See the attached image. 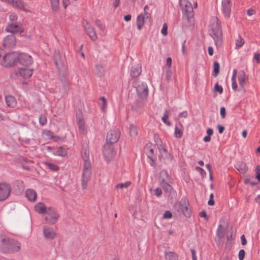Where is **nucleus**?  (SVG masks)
<instances>
[{
  "label": "nucleus",
  "instance_id": "nucleus-64",
  "mask_svg": "<svg viewBox=\"0 0 260 260\" xmlns=\"http://www.w3.org/2000/svg\"><path fill=\"white\" fill-rule=\"evenodd\" d=\"M254 59H255L258 63L260 62V54L258 53H255L254 54Z\"/></svg>",
  "mask_w": 260,
  "mask_h": 260
},
{
  "label": "nucleus",
  "instance_id": "nucleus-31",
  "mask_svg": "<svg viewBox=\"0 0 260 260\" xmlns=\"http://www.w3.org/2000/svg\"><path fill=\"white\" fill-rule=\"evenodd\" d=\"M82 157L84 161V164L86 162L90 163L89 161V153L88 150L84 148L81 150Z\"/></svg>",
  "mask_w": 260,
  "mask_h": 260
},
{
  "label": "nucleus",
  "instance_id": "nucleus-12",
  "mask_svg": "<svg viewBox=\"0 0 260 260\" xmlns=\"http://www.w3.org/2000/svg\"><path fill=\"white\" fill-rule=\"evenodd\" d=\"M54 60L58 72L66 69L64 56L61 55L59 52L56 53L54 55Z\"/></svg>",
  "mask_w": 260,
  "mask_h": 260
},
{
  "label": "nucleus",
  "instance_id": "nucleus-43",
  "mask_svg": "<svg viewBox=\"0 0 260 260\" xmlns=\"http://www.w3.org/2000/svg\"><path fill=\"white\" fill-rule=\"evenodd\" d=\"M183 135L182 131L179 129L177 125L175 126L174 136L177 138H181Z\"/></svg>",
  "mask_w": 260,
  "mask_h": 260
},
{
  "label": "nucleus",
  "instance_id": "nucleus-23",
  "mask_svg": "<svg viewBox=\"0 0 260 260\" xmlns=\"http://www.w3.org/2000/svg\"><path fill=\"white\" fill-rule=\"evenodd\" d=\"M37 192L33 189H27L25 191V197L30 202H34L37 199Z\"/></svg>",
  "mask_w": 260,
  "mask_h": 260
},
{
  "label": "nucleus",
  "instance_id": "nucleus-11",
  "mask_svg": "<svg viewBox=\"0 0 260 260\" xmlns=\"http://www.w3.org/2000/svg\"><path fill=\"white\" fill-rule=\"evenodd\" d=\"M120 136V132L118 129L110 130L106 137V142L115 144L118 142Z\"/></svg>",
  "mask_w": 260,
  "mask_h": 260
},
{
  "label": "nucleus",
  "instance_id": "nucleus-33",
  "mask_svg": "<svg viewBox=\"0 0 260 260\" xmlns=\"http://www.w3.org/2000/svg\"><path fill=\"white\" fill-rule=\"evenodd\" d=\"M53 12H57L59 9V0H49Z\"/></svg>",
  "mask_w": 260,
  "mask_h": 260
},
{
  "label": "nucleus",
  "instance_id": "nucleus-6",
  "mask_svg": "<svg viewBox=\"0 0 260 260\" xmlns=\"http://www.w3.org/2000/svg\"><path fill=\"white\" fill-rule=\"evenodd\" d=\"M91 163L86 162L83 164L81 178L82 187L83 189L87 188V184L91 178Z\"/></svg>",
  "mask_w": 260,
  "mask_h": 260
},
{
  "label": "nucleus",
  "instance_id": "nucleus-52",
  "mask_svg": "<svg viewBox=\"0 0 260 260\" xmlns=\"http://www.w3.org/2000/svg\"><path fill=\"white\" fill-rule=\"evenodd\" d=\"M196 170L197 171H198L199 172H200V173L202 177L204 178L206 177V173L203 168H202L200 167H196Z\"/></svg>",
  "mask_w": 260,
  "mask_h": 260
},
{
  "label": "nucleus",
  "instance_id": "nucleus-19",
  "mask_svg": "<svg viewBox=\"0 0 260 260\" xmlns=\"http://www.w3.org/2000/svg\"><path fill=\"white\" fill-rule=\"evenodd\" d=\"M3 46L5 48H11L16 45V38L13 35L7 36L3 40Z\"/></svg>",
  "mask_w": 260,
  "mask_h": 260
},
{
  "label": "nucleus",
  "instance_id": "nucleus-17",
  "mask_svg": "<svg viewBox=\"0 0 260 260\" xmlns=\"http://www.w3.org/2000/svg\"><path fill=\"white\" fill-rule=\"evenodd\" d=\"M222 11L225 17L228 18L230 17L231 12L232 3L230 0H222Z\"/></svg>",
  "mask_w": 260,
  "mask_h": 260
},
{
  "label": "nucleus",
  "instance_id": "nucleus-26",
  "mask_svg": "<svg viewBox=\"0 0 260 260\" xmlns=\"http://www.w3.org/2000/svg\"><path fill=\"white\" fill-rule=\"evenodd\" d=\"M34 209L39 214H45L47 210V208L43 203L39 202L35 206Z\"/></svg>",
  "mask_w": 260,
  "mask_h": 260
},
{
  "label": "nucleus",
  "instance_id": "nucleus-20",
  "mask_svg": "<svg viewBox=\"0 0 260 260\" xmlns=\"http://www.w3.org/2000/svg\"><path fill=\"white\" fill-rule=\"evenodd\" d=\"M5 2L11 5L14 7H16L23 11L27 12V9L24 7V3L22 0H4Z\"/></svg>",
  "mask_w": 260,
  "mask_h": 260
},
{
  "label": "nucleus",
  "instance_id": "nucleus-8",
  "mask_svg": "<svg viewBox=\"0 0 260 260\" xmlns=\"http://www.w3.org/2000/svg\"><path fill=\"white\" fill-rule=\"evenodd\" d=\"M5 30L12 35L21 34L24 32V28L20 22L8 23L6 26Z\"/></svg>",
  "mask_w": 260,
  "mask_h": 260
},
{
  "label": "nucleus",
  "instance_id": "nucleus-29",
  "mask_svg": "<svg viewBox=\"0 0 260 260\" xmlns=\"http://www.w3.org/2000/svg\"><path fill=\"white\" fill-rule=\"evenodd\" d=\"M52 153L55 155L64 157L67 155V151L63 147L60 146L54 149Z\"/></svg>",
  "mask_w": 260,
  "mask_h": 260
},
{
  "label": "nucleus",
  "instance_id": "nucleus-14",
  "mask_svg": "<svg viewBox=\"0 0 260 260\" xmlns=\"http://www.w3.org/2000/svg\"><path fill=\"white\" fill-rule=\"evenodd\" d=\"M82 23L86 34L92 41H95L98 37L94 28L87 20H83Z\"/></svg>",
  "mask_w": 260,
  "mask_h": 260
},
{
  "label": "nucleus",
  "instance_id": "nucleus-38",
  "mask_svg": "<svg viewBox=\"0 0 260 260\" xmlns=\"http://www.w3.org/2000/svg\"><path fill=\"white\" fill-rule=\"evenodd\" d=\"M159 177H161L162 179L168 180L169 181L171 180V177L169 175L168 171L166 170H162L160 172Z\"/></svg>",
  "mask_w": 260,
  "mask_h": 260
},
{
  "label": "nucleus",
  "instance_id": "nucleus-45",
  "mask_svg": "<svg viewBox=\"0 0 260 260\" xmlns=\"http://www.w3.org/2000/svg\"><path fill=\"white\" fill-rule=\"evenodd\" d=\"M244 44V40L240 35L238 36V39L236 41V46L238 48H241Z\"/></svg>",
  "mask_w": 260,
  "mask_h": 260
},
{
  "label": "nucleus",
  "instance_id": "nucleus-55",
  "mask_svg": "<svg viewBox=\"0 0 260 260\" xmlns=\"http://www.w3.org/2000/svg\"><path fill=\"white\" fill-rule=\"evenodd\" d=\"M256 176L255 178L260 182V166L258 165L255 168Z\"/></svg>",
  "mask_w": 260,
  "mask_h": 260
},
{
  "label": "nucleus",
  "instance_id": "nucleus-4",
  "mask_svg": "<svg viewBox=\"0 0 260 260\" xmlns=\"http://www.w3.org/2000/svg\"><path fill=\"white\" fill-rule=\"evenodd\" d=\"M18 52L7 53L3 58L1 64L6 68L11 67L18 63Z\"/></svg>",
  "mask_w": 260,
  "mask_h": 260
},
{
  "label": "nucleus",
  "instance_id": "nucleus-44",
  "mask_svg": "<svg viewBox=\"0 0 260 260\" xmlns=\"http://www.w3.org/2000/svg\"><path fill=\"white\" fill-rule=\"evenodd\" d=\"M47 119L46 116L44 114H41L39 116V123L41 125L43 126L47 123Z\"/></svg>",
  "mask_w": 260,
  "mask_h": 260
},
{
  "label": "nucleus",
  "instance_id": "nucleus-37",
  "mask_svg": "<svg viewBox=\"0 0 260 260\" xmlns=\"http://www.w3.org/2000/svg\"><path fill=\"white\" fill-rule=\"evenodd\" d=\"M169 111L168 110H166L164 113V116L161 118L162 121L164 123H165L168 126H170L171 125V123L169 121L168 119L169 118Z\"/></svg>",
  "mask_w": 260,
  "mask_h": 260
},
{
  "label": "nucleus",
  "instance_id": "nucleus-9",
  "mask_svg": "<svg viewBox=\"0 0 260 260\" xmlns=\"http://www.w3.org/2000/svg\"><path fill=\"white\" fill-rule=\"evenodd\" d=\"M113 144L106 142L103 147V154L106 159L108 161L111 160L116 154Z\"/></svg>",
  "mask_w": 260,
  "mask_h": 260
},
{
  "label": "nucleus",
  "instance_id": "nucleus-35",
  "mask_svg": "<svg viewBox=\"0 0 260 260\" xmlns=\"http://www.w3.org/2000/svg\"><path fill=\"white\" fill-rule=\"evenodd\" d=\"M95 71L96 74L100 77L104 76L105 73V69L101 64H96L95 67Z\"/></svg>",
  "mask_w": 260,
  "mask_h": 260
},
{
  "label": "nucleus",
  "instance_id": "nucleus-2",
  "mask_svg": "<svg viewBox=\"0 0 260 260\" xmlns=\"http://www.w3.org/2000/svg\"><path fill=\"white\" fill-rule=\"evenodd\" d=\"M209 32V35L214 39L216 46L219 47L222 43V32L221 22L217 17H214L212 19Z\"/></svg>",
  "mask_w": 260,
  "mask_h": 260
},
{
  "label": "nucleus",
  "instance_id": "nucleus-50",
  "mask_svg": "<svg viewBox=\"0 0 260 260\" xmlns=\"http://www.w3.org/2000/svg\"><path fill=\"white\" fill-rule=\"evenodd\" d=\"M148 162L150 165L151 166L155 167V160L156 159V156L147 157Z\"/></svg>",
  "mask_w": 260,
  "mask_h": 260
},
{
  "label": "nucleus",
  "instance_id": "nucleus-3",
  "mask_svg": "<svg viewBox=\"0 0 260 260\" xmlns=\"http://www.w3.org/2000/svg\"><path fill=\"white\" fill-rule=\"evenodd\" d=\"M179 5L183 13V17L188 25L193 21L194 13L192 4L188 0H179Z\"/></svg>",
  "mask_w": 260,
  "mask_h": 260
},
{
  "label": "nucleus",
  "instance_id": "nucleus-60",
  "mask_svg": "<svg viewBox=\"0 0 260 260\" xmlns=\"http://www.w3.org/2000/svg\"><path fill=\"white\" fill-rule=\"evenodd\" d=\"M232 87L234 91H236L238 88L236 79H232Z\"/></svg>",
  "mask_w": 260,
  "mask_h": 260
},
{
  "label": "nucleus",
  "instance_id": "nucleus-21",
  "mask_svg": "<svg viewBox=\"0 0 260 260\" xmlns=\"http://www.w3.org/2000/svg\"><path fill=\"white\" fill-rule=\"evenodd\" d=\"M238 77L239 85L244 90L245 81L248 79V77L244 71L241 70L238 73Z\"/></svg>",
  "mask_w": 260,
  "mask_h": 260
},
{
  "label": "nucleus",
  "instance_id": "nucleus-41",
  "mask_svg": "<svg viewBox=\"0 0 260 260\" xmlns=\"http://www.w3.org/2000/svg\"><path fill=\"white\" fill-rule=\"evenodd\" d=\"M45 165L48 169L52 171H57L59 170V167L57 165L50 162H46Z\"/></svg>",
  "mask_w": 260,
  "mask_h": 260
},
{
  "label": "nucleus",
  "instance_id": "nucleus-10",
  "mask_svg": "<svg viewBox=\"0 0 260 260\" xmlns=\"http://www.w3.org/2000/svg\"><path fill=\"white\" fill-rule=\"evenodd\" d=\"M46 214L48 216L45 217V220L48 223L51 224L55 223L59 217V215L57 213L56 210L52 207L47 208Z\"/></svg>",
  "mask_w": 260,
  "mask_h": 260
},
{
  "label": "nucleus",
  "instance_id": "nucleus-62",
  "mask_svg": "<svg viewBox=\"0 0 260 260\" xmlns=\"http://www.w3.org/2000/svg\"><path fill=\"white\" fill-rule=\"evenodd\" d=\"M191 252L192 260H197V257L196 256V252L195 249H191Z\"/></svg>",
  "mask_w": 260,
  "mask_h": 260
},
{
  "label": "nucleus",
  "instance_id": "nucleus-58",
  "mask_svg": "<svg viewBox=\"0 0 260 260\" xmlns=\"http://www.w3.org/2000/svg\"><path fill=\"white\" fill-rule=\"evenodd\" d=\"M167 30H168L167 24L166 23H164L162 26L161 30V34L164 36H166L168 34Z\"/></svg>",
  "mask_w": 260,
  "mask_h": 260
},
{
  "label": "nucleus",
  "instance_id": "nucleus-28",
  "mask_svg": "<svg viewBox=\"0 0 260 260\" xmlns=\"http://www.w3.org/2000/svg\"><path fill=\"white\" fill-rule=\"evenodd\" d=\"M59 80L61 83L70 81L69 74V73L67 71L66 69H65L64 70L60 71V72H59Z\"/></svg>",
  "mask_w": 260,
  "mask_h": 260
},
{
  "label": "nucleus",
  "instance_id": "nucleus-27",
  "mask_svg": "<svg viewBox=\"0 0 260 260\" xmlns=\"http://www.w3.org/2000/svg\"><path fill=\"white\" fill-rule=\"evenodd\" d=\"M77 122L78 125L79 132L83 134L85 131V122L82 115L77 116Z\"/></svg>",
  "mask_w": 260,
  "mask_h": 260
},
{
  "label": "nucleus",
  "instance_id": "nucleus-47",
  "mask_svg": "<svg viewBox=\"0 0 260 260\" xmlns=\"http://www.w3.org/2000/svg\"><path fill=\"white\" fill-rule=\"evenodd\" d=\"M61 84H62L63 88L64 89V92L66 93H68V91L70 90V85H71L70 81L61 83Z\"/></svg>",
  "mask_w": 260,
  "mask_h": 260
},
{
  "label": "nucleus",
  "instance_id": "nucleus-54",
  "mask_svg": "<svg viewBox=\"0 0 260 260\" xmlns=\"http://www.w3.org/2000/svg\"><path fill=\"white\" fill-rule=\"evenodd\" d=\"M245 255V251L243 249H241L239 251L238 258L239 260H243Z\"/></svg>",
  "mask_w": 260,
  "mask_h": 260
},
{
  "label": "nucleus",
  "instance_id": "nucleus-34",
  "mask_svg": "<svg viewBox=\"0 0 260 260\" xmlns=\"http://www.w3.org/2000/svg\"><path fill=\"white\" fill-rule=\"evenodd\" d=\"M225 233V229L221 224L218 225L216 231V235L219 239H222L224 237Z\"/></svg>",
  "mask_w": 260,
  "mask_h": 260
},
{
  "label": "nucleus",
  "instance_id": "nucleus-61",
  "mask_svg": "<svg viewBox=\"0 0 260 260\" xmlns=\"http://www.w3.org/2000/svg\"><path fill=\"white\" fill-rule=\"evenodd\" d=\"M154 157L156 156L155 155H154V149L152 148H151L149 149V152L147 153V157Z\"/></svg>",
  "mask_w": 260,
  "mask_h": 260
},
{
  "label": "nucleus",
  "instance_id": "nucleus-49",
  "mask_svg": "<svg viewBox=\"0 0 260 260\" xmlns=\"http://www.w3.org/2000/svg\"><path fill=\"white\" fill-rule=\"evenodd\" d=\"M18 16L15 13H12L9 15V23L16 22H17Z\"/></svg>",
  "mask_w": 260,
  "mask_h": 260
},
{
  "label": "nucleus",
  "instance_id": "nucleus-53",
  "mask_svg": "<svg viewBox=\"0 0 260 260\" xmlns=\"http://www.w3.org/2000/svg\"><path fill=\"white\" fill-rule=\"evenodd\" d=\"M170 183V181H169L168 180L162 179L161 177H159L158 178V183L160 186L169 184Z\"/></svg>",
  "mask_w": 260,
  "mask_h": 260
},
{
  "label": "nucleus",
  "instance_id": "nucleus-32",
  "mask_svg": "<svg viewBox=\"0 0 260 260\" xmlns=\"http://www.w3.org/2000/svg\"><path fill=\"white\" fill-rule=\"evenodd\" d=\"M165 258L167 260H178V255L172 251H165Z\"/></svg>",
  "mask_w": 260,
  "mask_h": 260
},
{
  "label": "nucleus",
  "instance_id": "nucleus-24",
  "mask_svg": "<svg viewBox=\"0 0 260 260\" xmlns=\"http://www.w3.org/2000/svg\"><path fill=\"white\" fill-rule=\"evenodd\" d=\"M5 102L8 107L14 108L17 105V101L16 98L11 95L5 96Z\"/></svg>",
  "mask_w": 260,
  "mask_h": 260
},
{
  "label": "nucleus",
  "instance_id": "nucleus-40",
  "mask_svg": "<svg viewBox=\"0 0 260 260\" xmlns=\"http://www.w3.org/2000/svg\"><path fill=\"white\" fill-rule=\"evenodd\" d=\"M129 133L132 137H136L138 135L137 128L133 124L129 125Z\"/></svg>",
  "mask_w": 260,
  "mask_h": 260
},
{
  "label": "nucleus",
  "instance_id": "nucleus-1",
  "mask_svg": "<svg viewBox=\"0 0 260 260\" xmlns=\"http://www.w3.org/2000/svg\"><path fill=\"white\" fill-rule=\"evenodd\" d=\"M21 243L17 240L6 236L0 235V250L5 254L16 253L20 250Z\"/></svg>",
  "mask_w": 260,
  "mask_h": 260
},
{
  "label": "nucleus",
  "instance_id": "nucleus-57",
  "mask_svg": "<svg viewBox=\"0 0 260 260\" xmlns=\"http://www.w3.org/2000/svg\"><path fill=\"white\" fill-rule=\"evenodd\" d=\"M154 195H155L157 197H160L162 194V190L157 187L154 190Z\"/></svg>",
  "mask_w": 260,
  "mask_h": 260
},
{
  "label": "nucleus",
  "instance_id": "nucleus-25",
  "mask_svg": "<svg viewBox=\"0 0 260 260\" xmlns=\"http://www.w3.org/2000/svg\"><path fill=\"white\" fill-rule=\"evenodd\" d=\"M141 72V67L139 64L132 66L130 70V75L133 78H137L140 76Z\"/></svg>",
  "mask_w": 260,
  "mask_h": 260
},
{
  "label": "nucleus",
  "instance_id": "nucleus-16",
  "mask_svg": "<svg viewBox=\"0 0 260 260\" xmlns=\"http://www.w3.org/2000/svg\"><path fill=\"white\" fill-rule=\"evenodd\" d=\"M160 187L164 189V191L167 194L168 200H172L173 199L176 198L177 197L176 191L171 185H170V184L164 185Z\"/></svg>",
  "mask_w": 260,
  "mask_h": 260
},
{
  "label": "nucleus",
  "instance_id": "nucleus-63",
  "mask_svg": "<svg viewBox=\"0 0 260 260\" xmlns=\"http://www.w3.org/2000/svg\"><path fill=\"white\" fill-rule=\"evenodd\" d=\"M255 13V10L252 9H249L247 11V14L249 16L254 14Z\"/></svg>",
  "mask_w": 260,
  "mask_h": 260
},
{
  "label": "nucleus",
  "instance_id": "nucleus-13",
  "mask_svg": "<svg viewBox=\"0 0 260 260\" xmlns=\"http://www.w3.org/2000/svg\"><path fill=\"white\" fill-rule=\"evenodd\" d=\"M11 188L9 184L0 183V201L5 200L10 195Z\"/></svg>",
  "mask_w": 260,
  "mask_h": 260
},
{
  "label": "nucleus",
  "instance_id": "nucleus-18",
  "mask_svg": "<svg viewBox=\"0 0 260 260\" xmlns=\"http://www.w3.org/2000/svg\"><path fill=\"white\" fill-rule=\"evenodd\" d=\"M33 73V69L28 68H22L19 69L16 73L17 75H20L23 79L30 78Z\"/></svg>",
  "mask_w": 260,
  "mask_h": 260
},
{
  "label": "nucleus",
  "instance_id": "nucleus-7",
  "mask_svg": "<svg viewBox=\"0 0 260 260\" xmlns=\"http://www.w3.org/2000/svg\"><path fill=\"white\" fill-rule=\"evenodd\" d=\"M179 210L186 217H190L191 211L189 207V203L186 197H183L179 203Z\"/></svg>",
  "mask_w": 260,
  "mask_h": 260
},
{
  "label": "nucleus",
  "instance_id": "nucleus-15",
  "mask_svg": "<svg viewBox=\"0 0 260 260\" xmlns=\"http://www.w3.org/2000/svg\"><path fill=\"white\" fill-rule=\"evenodd\" d=\"M18 63L24 66H29L32 63V57L27 53H18Z\"/></svg>",
  "mask_w": 260,
  "mask_h": 260
},
{
  "label": "nucleus",
  "instance_id": "nucleus-59",
  "mask_svg": "<svg viewBox=\"0 0 260 260\" xmlns=\"http://www.w3.org/2000/svg\"><path fill=\"white\" fill-rule=\"evenodd\" d=\"M220 114L222 118H224L226 116L225 108L223 107L220 108Z\"/></svg>",
  "mask_w": 260,
  "mask_h": 260
},
{
  "label": "nucleus",
  "instance_id": "nucleus-46",
  "mask_svg": "<svg viewBox=\"0 0 260 260\" xmlns=\"http://www.w3.org/2000/svg\"><path fill=\"white\" fill-rule=\"evenodd\" d=\"M141 15V20L144 22L145 21H150V19H151V14L150 13L147 12H145V13H144V15Z\"/></svg>",
  "mask_w": 260,
  "mask_h": 260
},
{
  "label": "nucleus",
  "instance_id": "nucleus-36",
  "mask_svg": "<svg viewBox=\"0 0 260 260\" xmlns=\"http://www.w3.org/2000/svg\"><path fill=\"white\" fill-rule=\"evenodd\" d=\"M99 104L100 105L101 110L103 112H105L107 107V101L106 98L102 96L100 98Z\"/></svg>",
  "mask_w": 260,
  "mask_h": 260
},
{
  "label": "nucleus",
  "instance_id": "nucleus-39",
  "mask_svg": "<svg viewBox=\"0 0 260 260\" xmlns=\"http://www.w3.org/2000/svg\"><path fill=\"white\" fill-rule=\"evenodd\" d=\"M213 75L214 77L217 76V75L219 73V70H220V64L219 62L217 61H215L214 62L213 64Z\"/></svg>",
  "mask_w": 260,
  "mask_h": 260
},
{
  "label": "nucleus",
  "instance_id": "nucleus-22",
  "mask_svg": "<svg viewBox=\"0 0 260 260\" xmlns=\"http://www.w3.org/2000/svg\"><path fill=\"white\" fill-rule=\"evenodd\" d=\"M43 233L45 237L49 239H53L56 235L55 232L52 228L47 226L43 227Z\"/></svg>",
  "mask_w": 260,
  "mask_h": 260
},
{
  "label": "nucleus",
  "instance_id": "nucleus-51",
  "mask_svg": "<svg viewBox=\"0 0 260 260\" xmlns=\"http://www.w3.org/2000/svg\"><path fill=\"white\" fill-rule=\"evenodd\" d=\"M172 216H173V215H172V213H171V212L169 210H167V211H165V212L164 213V214L163 215V218L166 219H171L172 217Z\"/></svg>",
  "mask_w": 260,
  "mask_h": 260
},
{
  "label": "nucleus",
  "instance_id": "nucleus-42",
  "mask_svg": "<svg viewBox=\"0 0 260 260\" xmlns=\"http://www.w3.org/2000/svg\"><path fill=\"white\" fill-rule=\"evenodd\" d=\"M131 181H126L124 183H120L116 185V188L117 189H122L123 188H127L131 185Z\"/></svg>",
  "mask_w": 260,
  "mask_h": 260
},
{
  "label": "nucleus",
  "instance_id": "nucleus-30",
  "mask_svg": "<svg viewBox=\"0 0 260 260\" xmlns=\"http://www.w3.org/2000/svg\"><path fill=\"white\" fill-rule=\"evenodd\" d=\"M235 168L239 172L242 174L245 173L248 170L246 165L243 162H239L237 163L235 166Z\"/></svg>",
  "mask_w": 260,
  "mask_h": 260
},
{
  "label": "nucleus",
  "instance_id": "nucleus-5",
  "mask_svg": "<svg viewBox=\"0 0 260 260\" xmlns=\"http://www.w3.org/2000/svg\"><path fill=\"white\" fill-rule=\"evenodd\" d=\"M133 86L136 89L137 93L141 99H146L148 94V88L146 83L139 80H135L133 83Z\"/></svg>",
  "mask_w": 260,
  "mask_h": 260
},
{
  "label": "nucleus",
  "instance_id": "nucleus-48",
  "mask_svg": "<svg viewBox=\"0 0 260 260\" xmlns=\"http://www.w3.org/2000/svg\"><path fill=\"white\" fill-rule=\"evenodd\" d=\"M141 15H138L137 18V26L139 30H141L144 24V22L141 20Z\"/></svg>",
  "mask_w": 260,
  "mask_h": 260
},
{
  "label": "nucleus",
  "instance_id": "nucleus-56",
  "mask_svg": "<svg viewBox=\"0 0 260 260\" xmlns=\"http://www.w3.org/2000/svg\"><path fill=\"white\" fill-rule=\"evenodd\" d=\"M215 90L217 92H218L220 94H221L223 92V88L221 85H218V83H216L214 87Z\"/></svg>",
  "mask_w": 260,
  "mask_h": 260
}]
</instances>
